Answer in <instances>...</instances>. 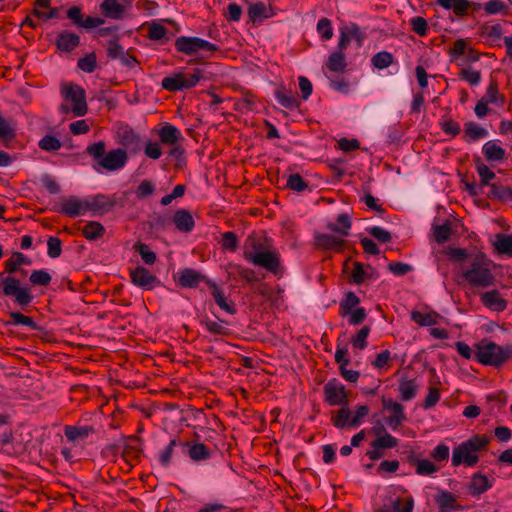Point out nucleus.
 <instances>
[{"label":"nucleus","instance_id":"nucleus-1","mask_svg":"<svg viewBox=\"0 0 512 512\" xmlns=\"http://www.w3.org/2000/svg\"><path fill=\"white\" fill-rule=\"evenodd\" d=\"M132 7V0H103L99 5L100 16H86L81 6L66 10V18L78 29L93 30L102 26L106 19L122 20Z\"/></svg>","mask_w":512,"mask_h":512},{"label":"nucleus","instance_id":"nucleus-2","mask_svg":"<svg viewBox=\"0 0 512 512\" xmlns=\"http://www.w3.org/2000/svg\"><path fill=\"white\" fill-rule=\"evenodd\" d=\"M20 271L12 257L4 262V271L0 273V296L12 297L13 302L22 310H26L34 300L31 287L21 284L14 274Z\"/></svg>","mask_w":512,"mask_h":512},{"label":"nucleus","instance_id":"nucleus-3","mask_svg":"<svg viewBox=\"0 0 512 512\" xmlns=\"http://www.w3.org/2000/svg\"><path fill=\"white\" fill-rule=\"evenodd\" d=\"M105 151L106 144L104 141L95 142L86 148V153L95 161L93 168L98 172H100V169L106 171L122 169L128 161L127 152L122 148L113 149L108 153Z\"/></svg>","mask_w":512,"mask_h":512},{"label":"nucleus","instance_id":"nucleus-4","mask_svg":"<svg viewBox=\"0 0 512 512\" xmlns=\"http://www.w3.org/2000/svg\"><path fill=\"white\" fill-rule=\"evenodd\" d=\"M491 265L492 261L486 254L479 252L471 258L470 267L462 273V277L471 287H490L496 280Z\"/></svg>","mask_w":512,"mask_h":512},{"label":"nucleus","instance_id":"nucleus-5","mask_svg":"<svg viewBox=\"0 0 512 512\" xmlns=\"http://www.w3.org/2000/svg\"><path fill=\"white\" fill-rule=\"evenodd\" d=\"M488 444L489 439L486 435H475L462 442L453 449L452 466L458 467L462 464L467 467L475 466L479 462L478 452Z\"/></svg>","mask_w":512,"mask_h":512},{"label":"nucleus","instance_id":"nucleus-6","mask_svg":"<svg viewBox=\"0 0 512 512\" xmlns=\"http://www.w3.org/2000/svg\"><path fill=\"white\" fill-rule=\"evenodd\" d=\"M512 356V347H502L494 342L481 341L476 345L475 359L477 362L498 368Z\"/></svg>","mask_w":512,"mask_h":512},{"label":"nucleus","instance_id":"nucleus-7","mask_svg":"<svg viewBox=\"0 0 512 512\" xmlns=\"http://www.w3.org/2000/svg\"><path fill=\"white\" fill-rule=\"evenodd\" d=\"M175 50L186 56H196L200 51L219 52L218 45L196 36H179L174 41Z\"/></svg>","mask_w":512,"mask_h":512},{"label":"nucleus","instance_id":"nucleus-8","mask_svg":"<svg viewBox=\"0 0 512 512\" xmlns=\"http://www.w3.org/2000/svg\"><path fill=\"white\" fill-rule=\"evenodd\" d=\"M203 77V71L199 68L194 69L191 74L176 72L164 77L161 87L168 92L183 91L195 87Z\"/></svg>","mask_w":512,"mask_h":512},{"label":"nucleus","instance_id":"nucleus-9","mask_svg":"<svg viewBox=\"0 0 512 512\" xmlns=\"http://www.w3.org/2000/svg\"><path fill=\"white\" fill-rule=\"evenodd\" d=\"M243 257L250 263L262 267L275 276L282 274L281 258L276 250H266L254 252H244Z\"/></svg>","mask_w":512,"mask_h":512},{"label":"nucleus","instance_id":"nucleus-10","mask_svg":"<svg viewBox=\"0 0 512 512\" xmlns=\"http://www.w3.org/2000/svg\"><path fill=\"white\" fill-rule=\"evenodd\" d=\"M61 94L65 100L73 104L72 112L75 116L81 117L87 114L86 92L81 86L75 84L65 85L61 89Z\"/></svg>","mask_w":512,"mask_h":512},{"label":"nucleus","instance_id":"nucleus-11","mask_svg":"<svg viewBox=\"0 0 512 512\" xmlns=\"http://www.w3.org/2000/svg\"><path fill=\"white\" fill-rule=\"evenodd\" d=\"M324 402L330 406H343L349 404V394L345 386L337 379H330L323 386Z\"/></svg>","mask_w":512,"mask_h":512},{"label":"nucleus","instance_id":"nucleus-12","mask_svg":"<svg viewBox=\"0 0 512 512\" xmlns=\"http://www.w3.org/2000/svg\"><path fill=\"white\" fill-rule=\"evenodd\" d=\"M86 200L87 212H92L93 215H104L111 212L117 201L115 195L96 194Z\"/></svg>","mask_w":512,"mask_h":512},{"label":"nucleus","instance_id":"nucleus-13","mask_svg":"<svg viewBox=\"0 0 512 512\" xmlns=\"http://www.w3.org/2000/svg\"><path fill=\"white\" fill-rule=\"evenodd\" d=\"M143 453L142 439L136 436L128 437L121 450V457L131 469L141 460Z\"/></svg>","mask_w":512,"mask_h":512},{"label":"nucleus","instance_id":"nucleus-14","mask_svg":"<svg viewBox=\"0 0 512 512\" xmlns=\"http://www.w3.org/2000/svg\"><path fill=\"white\" fill-rule=\"evenodd\" d=\"M382 406L385 410H388L391 413V415L386 418V423L391 429H398L399 426L407 420L404 412V406L394 399L383 396Z\"/></svg>","mask_w":512,"mask_h":512},{"label":"nucleus","instance_id":"nucleus-15","mask_svg":"<svg viewBox=\"0 0 512 512\" xmlns=\"http://www.w3.org/2000/svg\"><path fill=\"white\" fill-rule=\"evenodd\" d=\"M130 279L135 286L145 290H152L160 285V280L143 266H137L135 269L131 270Z\"/></svg>","mask_w":512,"mask_h":512},{"label":"nucleus","instance_id":"nucleus-16","mask_svg":"<svg viewBox=\"0 0 512 512\" xmlns=\"http://www.w3.org/2000/svg\"><path fill=\"white\" fill-rule=\"evenodd\" d=\"M118 143L131 153H138L142 148L140 135L130 126L126 125L118 130Z\"/></svg>","mask_w":512,"mask_h":512},{"label":"nucleus","instance_id":"nucleus-17","mask_svg":"<svg viewBox=\"0 0 512 512\" xmlns=\"http://www.w3.org/2000/svg\"><path fill=\"white\" fill-rule=\"evenodd\" d=\"M208 281L212 280L193 268H184L178 272L177 285L182 288H197L202 282L208 286Z\"/></svg>","mask_w":512,"mask_h":512},{"label":"nucleus","instance_id":"nucleus-18","mask_svg":"<svg viewBox=\"0 0 512 512\" xmlns=\"http://www.w3.org/2000/svg\"><path fill=\"white\" fill-rule=\"evenodd\" d=\"M182 453L188 455L194 462L209 460L213 454L212 450L207 445L189 441H183Z\"/></svg>","mask_w":512,"mask_h":512},{"label":"nucleus","instance_id":"nucleus-19","mask_svg":"<svg viewBox=\"0 0 512 512\" xmlns=\"http://www.w3.org/2000/svg\"><path fill=\"white\" fill-rule=\"evenodd\" d=\"M54 211L66 215L68 217H77L84 215L86 210V200H79L76 196L72 195L63 200L59 208H54Z\"/></svg>","mask_w":512,"mask_h":512},{"label":"nucleus","instance_id":"nucleus-20","mask_svg":"<svg viewBox=\"0 0 512 512\" xmlns=\"http://www.w3.org/2000/svg\"><path fill=\"white\" fill-rule=\"evenodd\" d=\"M80 45V36L72 31L63 30L58 33L55 46L57 50L65 53L72 52L75 48Z\"/></svg>","mask_w":512,"mask_h":512},{"label":"nucleus","instance_id":"nucleus-21","mask_svg":"<svg viewBox=\"0 0 512 512\" xmlns=\"http://www.w3.org/2000/svg\"><path fill=\"white\" fill-rule=\"evenodd\" d=\"M494 479H489L480 472L474 473L468 486V492L471 496L479 497L493 487Z\"/></svg>","mask_w":512,"mask_h":512},{"label":"nucleus","instance_id":"nucleus-22","mask_svg":"<svg viewBox=\"0 0 512 512\" xmlns=\"http://www.w3.org/2000/svg\"><path fill=\"white\" fill-rule=\"evenodd\" d=\"M480 299L482 304L492 311L502 312L507 308V301L496 289L482 293Z\"/></svg>","mask_w":512,"mask_h":512},{"label":"nucleus","instance_id":"nucleus-23","mask_svg":"<svg viewBox=\"0 0 512 512\" xmlns=\"http://www.w3.org/2000/svg\"><path fill=\"white\" fill-rule=\"evenodd\" d=\"M274 96L278 103L289 110L298 109L300 107V102L298 101L295 93L287 89L284 84L279 85L275 91Z\"/></svg>","mask_w":512,"mask_h":512},{"label":"nucleus","instance_id":"nucleus-24","mask_svg":"<svg viewBox=\"0 0 512 512\" xmlns=\"http://www.w3.org/2000/svg\"><path fill=\"white\" fill-rule=\"evenodd\" d=\"M208 288L216 304L227 313L234 315L237 312L232 300L225 297L223 290L214 281H208Z\"/></svg>","mask_w":512,"mask_h":512},{"label":"nucleus","instance_id":"nucleus-25","mask_svg":"<svg viewBox=\"0 0 512 512\" xmlns=\"http://www.w3.org/2000/svg\"><path fill=\"white\" fill-rule=\"evenodd\" d=\"M316 245L323 250H333L340 253L344 250L345 240L330 234H317L315 236Z\"/></svg>","mask_w":512,"mask_h":512},{"label":"nucleus","instance_id":"nucleus-26","mask_svg":"<svg viewBox=\"0 0 512 512\" xmlns=\"http://www.w3.org/2000/svg\"><path fill=\"white\" fill-rule=\"evenodd\" d=\"M177 230L183 233H190L195 227L194 218L189 210H176L172 219Z\"/></svg>","mask_w":512,"mask_h":512},{"label":"nucleus","instance_id":"nucleus-27","mask_svg":"<svg viewBox=\"0 0 512 512\" xmlns=\"http://www.w3.org/2000/svg\"><path fill=\"white\" fill-rule=\"evenodd\" d=\"M158 137L163 145L168 146L177 144L180 140L183 139L181 131L176 126L170 123H165L158 130Z\"/></svg>","mask_w":512,"mask_h":512},{"label":"nucleus","instance_id":"nucleus-28","mask_svg":"<svg viewBox=\"0 0 512 512\" xmlns=\"http://www.w3.org/2000/svg\"><path fill=\"white\" fill-rule=\"evenodd\" d=\"M482 153L489 162H500L506 158V151L496 140L486 142L482 147Z\"/></svg>","mask_w":512,"mask_h":512},{"label":"nucleus","instance_id":"nucleus-29","mask_svg":"<svg viewBox=\"0 0 512 512\" xmlns=\"http://www.w3.org/2000/svg\"><path fill=\"white\" fill-rule=\"evenodd\" d=\"M200 324L212 335L225 337L231 334L230 329L226 326L227 322L224 320L214 321L205 316L200 320Z\"/></svg>","mask_w":512,"mask_h":512},{"label":"nucleus","instance_id":"nucleus-30","mask_svg":"<svg viewBox=\"0 0 512 512\" xmlns=\"http://www.w3.org/2000/svg\"><path fill=\"white\" fill-rule=\"evenodd\" d=\"M95 429L93 426H74L67 425L64 428V434L68 441L75 442L77 440H84L90 434H93Z\"/></svg>","mask_w":512,"mask_h":512},{"label":"nucleus","instance_id":"nucleus-31","mask_svg":"<svg viewBox=\"0 0 512 512\" xmlns=\"http://www.w3.org/2000/svg\"><path fill=\"white\" fill-rule=\"evenodd\" d=\"M0 445L2 450L9 455H20L25 452V446L21 443H13L12 432H4L0 435Z\"/></svg>","mask_w":512,"mask_h":512},{"label":"nucleus","instance_id":"nucleus-32","mask_svg":"<svg viewBox=\"0 0 512 512\" xmlns=\"http://www.w3.org/2000/svg\"><path fill=\"white\" fill-rule=\"evenodd\" d=\"M352 227L351 217L347 213H342L337 216L335 222H330L327 225V228L334 232L338 233L341 236H348Z\"/></svg>","mask_w":512,"mask_h":512},{"label":"nucleus","instance_id":"nucleus-33","mask_svg":"<svg viewBox=\"0 0 512 512\" xmlns=\"http://www.w3.org/2000/svg\"><path fill=\"white\" fill-rule=\"evenodd\" d=\"M436 4L447 10L452 9L458 17L466 16L471 5L468 0H436Z\"/></svg>","mask_w":512,"mask_h":512},{"label":"nucleus","instance_id":"nucleus-34","mask_svg":"<svg viewBox=\"0 0 512 512\" xmlns=\"http://www.w3.org/2000/svg\"><path fill=\"white\" fill-rule=\"evenodd\" d=\"M435 502L438 505V508H446L455 511L462 510V506L457 504L456 496L446 490L438 491L435 495Z\"/></svg>","mask_w":512,"mask_h":512},{"label":"nucleus","instance_id":"nucleus-35","mask_svg":"<svg viewBox=\"0 0 512 512\" xmlns=\"http://www.w3.org/2000/svg\"><path fill=\"white\" fill-rule=\"evenodd\" d=\"M492 245L498 254L512 257V233L495 234V240L493 241Z\"/></svg>","mask_w":512,"mask_h":512},{"label":"nucleus","instance_id":"nucleus-36","mask_svg":"<svg viewBox=\"0 0 512 512\" xmlns=\"http://www.w3.org/2000/svg\"><path fill=\"white\" fill-rule=\"evenodd\" d=\"M488 136V131L473 121L464 124L463 139L467 143L477 141Z\"/></svg>","mask_w":512,"mask_h":512},{"label":"nucleus","instance_id":"nucleus-37","mask_svg":"<svg viewBox=\"0 0 512 512\" xmlns=\"http://www.w3.org/2000/svg\"><path fill=\"white\" fill-rule=\"evenodd\" d=\"M325 67L330 72L343 73L347 67V61L344 52H332L325 63Z\"/></svg>","mask_w":512,"mask_h":512},{"label":"nucleus","instance_id":"nucleus-38","mask_svg":"<svg viewBox=\"0 0 512 512\" xmlns=\"http://www.w3.org/2000/svg\"><path fill=\"white\" fill-rule=\"evenodd\" d=\"M482 99L489 104H497L498 106L504 105L506 98L503 94L499 93L498 82L496 79L490 80Z\"/></svg>","mask_w":512,"mask_h":512},{"label":"nucleus","instance_id":"nucleus-39","mask_svg":"<svg viewBox=\"0 0 512 512\" xmlns=\"http://www.w3.org/2000/svg\"><path fill=\"white\" fill-rule=\"evenodd\" d=\"M9 318L10 320L6 323L7 325L11 326H27L31 330H43L42 327H40L32 317L26 316L22 314L19 311H12L9 312Z\"/></svg>","mask_w":512,"mask_h":512},{"label":"nucleus","instance_id":"nucleus-40","mask_svg":"<svg viewBox=\"0 0 512 512\" xmlns=\"http://www.w3.org/2000/svg\"><path fill=\"white\" fill-rule=\"evenodd\" d=\"M80 230L83 237L89 241L98 240L105 234V227L97 221H88Z\"/></svg>","mask_w":512,"mask_h":512},{"label":"nucleus","instance_id":"nucleus-41","mask_svg":"<svg viewBox=\"0 0 512 512\" xmlns=\"http://www.w3.org/2000/svg\"><path fill=\"white\" fill-rule=\"evenodd\" d=\"M183 441L180 438H173L169 441L168 445L159 453L158 459L159 463L163 467L170 466L172 462V456L174 454L175 448L179 447L182 450Z\"/></svg>","mask_w":512,"mask_h":512},{"label":"nucleus","instance_id":"nucleus-42","mask_svg":"<svg viewBox=\"0 0 512 512\" xmlns=\"http://www.w3.org/2000/svg\"><path fill=\"white\" fill-rule=\"evenodd\" d=\"M408 462L416 467L418 475H430L439 470V468L427 459H417L413 454L408 457Z\"/></svg>","mask_w":512,"mask_h":512},{"label":"nucleus","instance_id":"nucleus-43","mask_svg":"<svg viewBox=\"0 0 512 512\" xmlns=\"http://www.w3.org/2000/svg\"><path fill=\"white\" fill-rule=\"evenodd\" d=\"M351 410L348 405L340 406V409L331 417V422L334 427L344 429L350 426Z\"/></svg>","mask_w":512,"mask_h":512},{"label":"nucleus","instance_id":"nucleus-44","mask_svg":"<svg viewBox=\"0 0 512 512\" xmlns=\"http://www.w3.org/2000/svg\"><path fill=\"white\" fill-rule=\"evenodd\" d=\"M359 303L360 299L354 292H346L343 299L340 301L339 314L342 317L348 316Z\"/></svg>","mask_w":512,"mask_h":512},{"label":"nucleus","instance_id":"nucleus-45","mask_svg":"<svg viewBox=\"0 0 512 512\" xmlns=\"http://www.w3.org/2000/svg\"><path fill=\"white\" fill-rule=\"evenodd\" d=\"M418 385L414 379H402L399 383L400 399L409 401L417 394Z\"/></svg>","mask_w":512,"mask_h":512},{"label":"nucleus","instance_id":"nucleus-46","mask_svg":"<svg viewBox=\"0 0 512 512\" xmlns=\"http://www.w3.org/2000/svg\"><path fill=\"white\" fill-rule=\"evenodd\" d=\"M510 3V0H508V2H504L501 0H489L485 4H483V9L487 15H506L509 11Z\"/></svg>","mask_w":512,"mask_h":512},{"label":"nucleus","instance_id":"nucleus-47","mask_svg":"<svg viewBox=\"0 0 512 512\" xmlns=\"http://www.w3.org/2000/svg\"><path fill=\"white\" fill-rule=\"evenodd\" d=\"M488 196L502 202H508L512 200V188L510 186L491 184Z\"/></svg>","mask_w":512,"mask_h":512},{"label":"nucleus","instance_id":"nucleus-48","mask_svg":"<svg viewBox=\"0 0 512 512\" xmlns=\"http://www.w3.org/2000/svg\"><path fill=\"white\" fill-rule=\"evenodd\" d=\"M474 162L476 170L480 176V185L490 186V181L496 177V174L482 162L481 158L478 157Z\"/></svg>","mask_w":512,"mask_h":512},{"label":"nucleus","instance_id":"nucleus-49","mask_svg":"<svg viewBox=\"0 0 512 512\" xmlns=\"http://www.w3.org/2000/svg\"><path fill=\"white\" fill-rule=\"evenodd\" d=\"M437 313H422L420 311H412L411 320L419 326H434L437 324Z\"/></svg>","mask_w":512,"mask_h":512},{"label":"nucleus","instance_id":"nucleus-50","mask_svg":"<svg viewBox=\"0 0 512 512\" xmlns=\"http://www.w3.org/2000/svg\"><path fill=\"white\" fill-rule=\"evenodd\" d=\"M392 512H413L414 510V499L412 496L405 498L397 497L391 502Z\"/></svg>","mask_w":512,"mask_h":512},{"label":"nucleus","instance_id":"nucleus-51","mask_svg":"<svg viewBox=\"0 0 512 512\" xmlns=\"http://www.w3.org/2000/svg\"><path fill=\"white\" fill-rule=\"evenodd\" d=\"M52 276L44 269L33 270L29 276V282L32 286H48L51 283Z\"/></svg>","mask_w":512,"mask_h":512},{"label":"nucleus","instance_id":"nucleus-52","mask_svg":"<svg viewBox=\"0 0 512 512\" xmlns=\"http://www.w3.org/2000/svg\"><path fill=\"white\" fill-rule=\"evenodd\" d=\"M482 37H487L492 41H498L503 35V28L499 23L493 25L484 24L479 28Z\"/></svg>","mask_w":512,"mask_h":512},{"label":"nucleus","instance_id":"nucleus-53","mask_svg":"<svg viewBox=\"0 0 512 512\" xmlns=\"http://www.w3.org/2000/svg\"><path fill=\"white\" fill-rule=\"evenodd\" d=\"M394 61V56L388 51H381L373 55L371 59L372 65L377 69L388 68Z\"/></svg>","mask_w":512,"mask_h":512},{"label":"nucleus","instance_id":"nucleus-54","mask_svg":"<svg viewBox=\"0 0 512 512\" xmlns=\"http://www.w3.org/2000/svg\"><path fill=\"white\" fill-rule=\"evenodd\" d=\"M248 16L252 22L258 19L268 18L266 4L262 1L251 3L248 7Z\"/></svg>","mask_w":512,"mask_h":512},{"label":"nucleus","instance_id":"nucleus-55","mask_svg":"<svg viewBox=\"0 0 512 512\" xmlns=\"http://www.w3.org/2000/svg\"><path fill=\"white\" fill-rule=\"evenodd\" d=\"M441 130L451 137H456L460 134V124L450 117L443 116L439 122Z\"/></svg>","mask_w":512,"mask_h":512},{"label":"nucleus","instance_id":"nucleus-56","mask_svg":"<svg viewBox=\"0 0 512 512\" xmlns=\"http://www.w3.org/2000/svg\"><path fill=\"white\" fill-rule=\"evenodd\" d=\"M77 67L85 73H93L97 67V56L95 52L86 54L77 61Z\"/></svg>","mask_w":512,"mask_h":512},{"label":"nucleus","instance_id":"nucleus-57","mask_svg":"<svg viewBox=\"0 0 512 512\" xmlns=\"http://www.w3.org/2000/svg\"><path fill=\"white\" fill-rule=\"evenodd\" d=\"M286 187L296 192H303L308 189L309 184L299 173H294L288 176Z\"/></svg>","mask_w":512,"mask_h":512},{"label":"nucleus","instance_id":"nucleus-58","mask_svg":"<svg viewBox=\"0 0 512 512\" xmlns=\"http://www.w3.org/2000/svg\"><path fill=\"white\" fill-rule=\"evenodd\" d=\"M398 445V439L385 432L380 437H377L371 442L373 448L391 449Z\"/></svg>","mask_w":512,"mask_h":512},{"label":"nucleus","instance_id":"nucleus-59","mask_svg":"<svg viewBox=\"0 0 512 512\" xmlns=\"http://www.w3.org/2000/svg\"><path fill=\"white\" fill-rule=\"evenodd\" d=\"M371 331L370 326H363L357 334L352 337L351 344L354 348H357L359 350H363L367 347V337L369 336V333Z\"/></svg>","mask_w":512,"mask_h":512},{"label":"nucleus","instance_id":"nucleus-60","mask_svg":"<svg viewBox=\"0 0 512 512\" xmlns=\"http://www.w3.org/2000/svg\"><path fill=\"white\" fill-rule=\"evenodd\" d=\"M452 230L449 222H445L442 225L434 226L433 234L435 241L439 244L445 243L450 239Z\"/></svg>","mask_w":512,"mask_h":512},{"label":"nucleus","instance_id":"nucleus-61","mask_svg":"<svg viewBox=\"0 0 512 512\" xmlns=\"http://www.w3.org/2000/svg\"><path fill=\"white\" fill-rule=\"evenodd\" d=\"M134 248L140 254L145 264L152 265L156 262V253L151 251L147 244L138 242L135 244Z\"/></svg>","mask_w":512,"mask_h":512},{"label":"nucleus","instance_id":"nucleus-62","mask_svg":"<svg viewBox=\"0 0 512 512\" xmlns=\"http://www.w3.org/2000/svg\"><path fill=\"white\" fill-rule=\"evenodd\" d=\"M148 38L150 40H153V41H160L162 39H165V40H168L169 38L167 37V29L165 26H163L162 24H159V23H156V22H153L150 26H149V30H148Z\"/></svg>","mask_w":512,"mask_h":512},{"label":"nucleus","instance_id":"nucleus-63","mask_svg":"<svg viewBox=\"0 0 512 512\" xmlns=\"http://www.w3.org/2000/svg\"><path fill=\"white\" fill-rule=\"evenodd\" d=\"M220 244L223 249L234 252L238 248L239 240L235 232L228 231L222 234Z\"/></svg>","mask_w":512,"mask_h":512},{"label":"nucleus","instance_id":"nucleus-64","mask_svg":"<svg viewBox=\"0 0 512 512\" xmlns=\"http://www.w3.org/2000/svg\"><path fill=\"white\" fill-rule=\"evenodd\" d=\"M458 76L461 80L468 82L471 86H476L481 81V72L472 68L462 69Z\"/></svg>","mask_w":512,"mask_h":512}]
</instances>
